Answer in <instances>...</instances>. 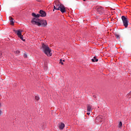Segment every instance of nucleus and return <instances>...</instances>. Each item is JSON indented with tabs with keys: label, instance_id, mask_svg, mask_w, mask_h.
<instances>
[{
	"label": "nucleus",
	"instance_id": "nucleus-1",
	"mask_svg": "<svg viewBox=\"0 0 131 131\" xmlns=\"http://www.w3.org/2000/svg\"><path fill=\"white\" fill-rule=\"evenodd\" d=\"M41 48L43 53H45L48 57H51V56H52V53H51V52H52V50L50 49L49 46L42 43Z\"/></svg>",
	"mask_w": 131,
	"mask_h": 131
},
{
	"label": "nucleus",
	"instance_id": "nucleus-2",
	"mask_svg": "<svg viewBox=\"0 0 131 131\" xmlns=\"http://www.w3.org/2000/svg\"><path fill=\"white\" fill-rule=\"evenodd\" d=\"M39 13L40 14V15L32 13V16H33V17H35L36 18H39L40 17H46L47 16V13L43 10H40Z\"/></svg>",
	"mask_w": 131,
	"mask_h": 131
},
{
	"label": "nucleus",
	"instance_id": "nucleus-3",
	"mask_svg": "<svg viewBox=\"0 0 131 131\" xmlns=\"http://www.w3.org/2000/svg\"><path fill=\"white\" fill-rule=\"evenodd\" d=\"M121 19L122 20L123 26L125 28H127V27L128 26V20L127 19V17L123 15L121 17Z\"/></svg>",
	"mask_w": 131,
	"mask_h": 131
},
{
	"label": "nucleus",
	"instance_id": "nucleus-4",
	"mask_svg": "<svg viewBox=\"0 0 131 131\" xmlns=\"http://www.w3.org/2000/svg\"><path fill=\"white\" fill-rule=\"evenodd\" d=\"M121 19L122 20L123 26L125 28H127V27L128 26V20L127 19V17L123 15L121 17Z\"/></svg>",
	"mask_w": 131,
	"mask_h": 131
},
{
	"label": "nucleus",
	"instance_id": "nucleus-5",
	"mask_svg": "<svg viewBox=\"0 0 131 131\" xmlns=\"http://www.w3.org/2000/svg\"><path fill=\"white\" fill-rule=\"evenodd\" d=\"M38 17H36L33 18L31 20L32 24H33V25H37V26H40V24H39V22L40 20H39Z\"/></svg>",
	"mask_w": 131,
	"mask_h": 131
},
{
	"label": "nucleus",
	"instance_id": "nucleus-6",
	"mask_svg": "<svg viewBox=\"0 0 131 131\" xmlns=\"http://www.w3.org/2000/svg\"><path fill=\"white\" fill-rule=\"evenodd\" d=\"M96 10L98 14L100 15H103V13H104V8L101 6H99L96 7Z\"/></svg>",
	"mask_w": 131,
	"mask_h": 131
},
{
	"label": "nucleus",
	"instance_id": "nucleus-7",
	"mask_svg": "<svg viewBox=\"0 0 131 131\" xmlns=\"http://www.w3.org/2000/svg\"><path fill=\"white\" fill-rule=\"evenodd\" d=\"M57 11H60L62 14H64V13H66V8H65V6L63 4H61Z\"/></svg>",
	"mask_w": 131,
	"mask_h": 131
},
{
	"label": "nucleus",
	"instance_id": "nucleus-8",
	"mask_svg": "<svg viewBox=\"0 0 131 131\" xmlns=\"http://www.w3.org/2000/svg\"><path fill=\"white\" fill-rule=\"evenodd\" d=\"M55 4L54 6V9L53 11H55V10H56L58 11L59 10V8H60V6H61V4L58 2H55Z\"/></svg>",
	"mask_w": 131,
	"mask_h": 131
},
{
	"label": "nucleus",
	"instance_id": "nucleus-9",
	"mask_svg": "<svg viewBox=\"0 0 131 131\" xmlns=\"http://www.w3.org/2000/svg\"><path fill=\"white\" fill-rule=\"evenodd\" d=\"M39 24H40V26L42 25L43 27H46L47 25H48V23H47V20H40Z\"/></svg>",
	"mask_w": 131,
	"mask_h": 131
},
{
	"label": "nucleus",
	"instance_id": "nucleus-10",
	"mask_svg": "<svg viewBox=\"0 0 131 131\" xmlns=\"http://www.w3.org/2000/svg\"><path fill=\"white\" fill-rule=\"evenodd\" d=\"M103 119V116L99 115L96 118V122H102V120Z\"/></svg>",
	"mask_w": 131,
	"mask_h": 131
},
{
	"label": "nucleus",
	"instance_id": "nucleus-11",
	"mask_svg": "<svg viewBox=\"0 0 131 131\" xmlns=\"http://www.w3.org/2000/svg\"><path fill=\"white\" fill-rule=\"evenodd\" d=\"M58 125V128L61 130L63 129L65 127V124L63 123H59Z\"/></svg>",
	"mask_w": 131,
	"mask_h": 131
},
{
	"label": "nucleus",
	"instance_id": "nucleus-12",
	"mask_svg": "<svg viewBox=\"0 0 131 131\" xmlns=\"http://www.w3.org/2000/svg\"><path fill=\"white\" fill-rule=\"evenodd\" d=\"M14 32H15V33L17 34V35H18V37L21 36V35H22V31H21L20 30H14Z\"/></svg>",
	"mask_w": 131,
	"mask_h": 131
},
{
	"label": "nucleus",
	"instance_id": "nucleus-13",
	"mask_svg": "<svg viewBox=\"0 0 131 131\" xmlns=\"http://www.w3.org/2000/svg\"><path fill=\"white\" fill-rule=\"evenodd\" d=\"M9 19L10 21V24L11 25H14V18L12 17H9Z\"/></svg>",
	"mask_w": 131,
	"mask_h": 131
},
{
	"label": "nucleus",
	"instance_id": "nucleus-14",
	"mask_svg": "<svg viewBox=\"0 0 131 131\" xmlns=\"http://www.w3.org/2000/svg\"><path fill=\"white\" fill-rule=\"evenodd\" d=\"M87 111L88 112H91L92 111V106L91 105H88L87 106Z\"/></svg>",
	"mask_w": 131,
	"mask_h": 131
},
{
	"label": "nucleus",
	"instance_id": "nucleus-15",
	"mask_svg": "<svg viewBox=\"0 0 131 131\" xmlns=\"http://www.w3.org/2000/svg\"><path fill=\"white\" fill-rule=\"evenodd\" d=\"M99 61L98 59H97V57L95 56L93 59H92V62H98Z\"/></svg>",
	"mask_w": 131,
	"mask_h": 131
},
{
	"label": "nucleus",
	"instance_id": "nucleus-16",
	"mask_svg": "<svg viewBox=\"0 0 131 131\" xmlns=\"http://www.w3.org/2000/svg\"><path fill=\"white\" fill-rule=\"evenodd\" d=\"M115 35L117 39H119V38H120V36L118 34H115Z\"/></svg>",
	"mask_w": 131,
	"mask_h": 131
},
{
	"label": "nucleus",
	"instance_id": "nucleus-17",
	"mask_svg": "<svg viewBox=\"0 0 131 131\" xmlns=\"http://www.w3.org/2000/svg\"><path fill=\"white\" fill-rule=\"evenodd\" d=\"M18 37L21 39V40H23V41H25V39H23V35H20Z\"/></svg>",
	"mask_w": 131,
	"mask_h": 131
},
{
	"label": "nucleus",
	"instance_id": "nucleus-18",
	"mask_svg": "<svg viewBox=\"0 0 131 131\" xmlns=\"http://www.w3.org/2000/svg\"><path fill=\"white\" fill-rule=\"evenodd\" d=\"M35 100H36V101H38V100H39V96H36L35 97Z\"/></svg>",
	"mask_w": 131,
	"mask_h": 131
},
{
	"label": "nucleus",
	"instance_id": "nucleus-19",
	"mask_svg": "<svg viewBox=\"0 0 131 131\" xmlns=\"http://www.w3.org/2000/svg\"><path fill=\"white\" fill-rule=\"evenodd\" d=\"M59 64H61V65H64V63H63L62 59L59 60Z\"/></svg>",
	"mask_w": 131,
	"mask_h": 131
},
{
	"label": "nucleus",
	"instance_id": "nucleus-20",
	"mask_svg": "<svg viewBox=\"0 0 131 131\" xmlns=\"http://www.w3.org/2000/svg\"><path fill=\"white\" fill-rule=\"evenodd\" d=\"M122 126V122H120L119 123V127H121Z\"/></svg>",
	"mask_w": 131,
	"mask_h": 131
},
{
	"label": "nucleus",
	"instance_id": "nucleus-21",
	"mask_svg": "<svg viewBox=\"0 0 131 131\" xmlns=\"http://www.w3.org/2000/svg\"><path fill=\"white\" fill-rule=\"evenodd\" d=\"M16 54H20V51L17 50V51H16Z\"/></svg>",
	"mask_w": 131,
	"mask_h": 131
},
{
	"label": "nucleus",
	"instance_id": "nucleus-22",
	"mask_svg": "<svg viewBox=\"0 0 131 131\" xmlns=\"http://www.w3.org/2000/svg\"><path fill=\"white\" fill-rule=\"evenodd\" d=\"M24 57H25V58H27V54H24Z\"/></svg>",
	"mask_w": 131,
	"mask_h": 131
},
{
	"label": "nucleus",
	"instance_id": "nucleus-23",
	"mask_svg": "<svg viewBox=\"0 0 131 131\" xmlns=\"http://www.w3.org/2000/svg\"><path fill=\"white\" fill-rule=\"evenodd\" d=\"M90 114H91V112H88L87 115H90Z\"/></svg>",
	"mask_w": 131,
	"mask_h": 131
},
{
	"label": "nucleus",
	"instance_id": "nucleus-24",
	"mask_svg": "<svg viewBox=\"0 0 131 131\" xmlns=\"http://www.w3.org/2000/svg\"><path fill=\"white\" fill-rule=\"evenodd\" d=\"M2 58V53L0 52V59Z\"/></svg>",
	"mask_w": 131,
	"mask_h": 131
},
{
	"label": "nucleus",
	"instance_id": "nucleus-25",
	"mask_svg": "<svg viewBox=\"0 0 131 131\" xmlns=\"http://www.w3.org/2000/svg\"><path fill=\"white\" fill-rule=\"evenodd\" d=\"M93 97H94V98H97V96H96V95H93Z\"/></svg>",
	"mask_w": 131,
	"mask_h": 131
},
{
	"label": "nucleus",
	"instance_id": "nucleus-26",
	"mask_svg": "<svg viewBox=\"0 0 131 131\" xmlns=\"http://www.w3.org/2000/svg\"><path fill=\"white\" fill-rule=\"evenodd\" d=\"M1 115H2V111L1 110H0V116H1Z\"/></svg>",
	"mask_w": 131,
	"mask_h": 131
},
{
	"label": "nucleus",
	"instance_id": "nucleus-27",
	"mask_svg": "<svg viewBox=\"0 0 131 131\" xmlns=\"http://www.w3.org/2000/svg\"><path fill=\"white\" fill-rule=\"evenodd\" d=\"M2 107V103H0V108Z\"/></svg>",
	"mask_w": 131,
	"mask_h": 131
},
{
	"label": "nucleus",
	"instance_id": "nucleus-28",
	"mask_svg": "<svg viewBox=\"0 0 131 131\" xmlns=\"http://www.w3.org/2000/svg\"><path fill=\"white\" fill-rule=\"evenodd\" d=\"M62 62H65V60H62Z\"/></svg>",
	"mask_w": 131,
	"mask_h": 131
},
{
	"label": "nucleus",
	"instance_id": "nucleus-29",
	"mask_svg": "<svg viewBox=\"0 0 131 131\" xmlns=\"http://www.w3.org/2000/svg\"><path fill=\"white\" fill-rule=\"evenodd\" d=\"M84 2H85V0H83Z\"/></svg>",
	"mask_w": 131,
	"mask_h": 131
}]
</instances>
